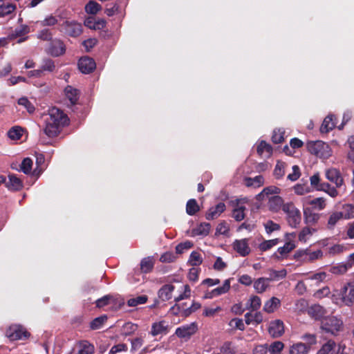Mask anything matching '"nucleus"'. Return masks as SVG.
<instances>
[{
  "instance_id": "f257e3e1",
  "label": "nucleus",
  "mask_w": 354,
  "mask_h": 354,
  "mask_svg": "<svg viewBox=\"0 0 354 354\" xmlns=\"http://www.w3.org/2000/svg\"><path fill=\"white\" fill-rule=\"evenodd\" d=\"M44 121V132L48 138L57 136L63 127L68 123V117L64 112L53 107L42 116Z\"/></svg>"
},
{
  "instance_id": "f03ea898",
  "label": "nucleus",
  "mask_w": 354,
  "mask_h": 354,
  "mask_svg": "<svg viewBox=\"0 0 354 354\" xmlns=\"http://www.w3.org/2000/svg\"><path fill=\"white\" fill-rule=\"evenodd\" d=\"M332 302L338 306L351 307L354 304V281L344 283L339 289H334Z\"/></svg>"
},
{
  "instance_id": "7ed1b4c3",
  "label": "nucleus",
  "mask_w": 354,
  "mask_h": 354,
  "mask_svg": "<svg viewBox=\"0 0 354 354\" xmlns=\"http://www.w3.org/2000/svg\"><path fill=\"white\" fill-rule=\"evenodd\" d=\"M306 145L308 151L320 159L327 160L333 154L330 145L322 140L309 141Z\"/></svg>"
},
{
  "instance_id": "20e7f679",
  "label": "nucleus",
  "mask_w": 354,
  "mask_h": 354,
  "mask_svg": "<svg viewBox=\"0 0 354 354\" xmlns=\"http://www.w3.org/2000/svg\"><path fill=\"white\" fill-rule=\"evenodd\" d=\"M343 328L342 320L336 316L325 317L321 321V330L333 336L337 335L343 330Z\"/></svg>"
},
{
  "instance_id": "39448f33",
  "label": "nucleus",
  "mask_w": 354,
  "mask_h": 354,
  "mask_svg": "<svg viewBox=\"0 0 354 354\" xmlns=\"http://www.w3.org/2000/svg\"><path fill=\"white\" fill-rule=\"evenodd\" d=\"M283 212L286 215L288 225L292 228L299 227L301 221L299 209L292 203H286L283 205Z\"/></svg>"
},
{
  "instance_id": "423d86ee",
  "label": "nucleus",
  "mask_w": 354,
  "mask_h": 354,
  "mask_svg": "<svg viewBox=\"0 0 354 354\" xmlns=\"http://www.w3.org/2000/svg\"><path fill=\"white\" fill-rule=\"evenodd\" d=\"M6 335L11 341L26 339L30 333L21 325H11L6 330Z\"/></svg>"
},
{
  "instance_id": "0eeeda50",
  "label": "nucleus",
  "mask_w": 354,
  "mask_h": 354,
  "mask_svg": "<svg viewBox=\"0 0 354 354\" xmlns=\"http://www.w3.org/2000/svg\"><path fill=\"white\" fill-rule=\"evenodd\" d=\"M323 252L321 250L311 251L309 249H303L296 251L295 257L304 262H311L322 258Z\"/></svg>"
},
{
  "instance_id": "6e6552de",
  "label": "nucleus",
  "mask_w": 354,
  "mask_h": 354,
  "mask_svg": "<svg viewBox=\"0 0 354 354\" xmlns=\"http://www.w3.org/2000/svg\"><path fill=\"white\" fill-rule=\"evenodd\" d=\"M198 330L197 324L192 322L183 325L176 329L175 334L180 339L187 340Z\"/></svg>"
},
{
  "instance_id": "1a4fd4ad",
  "label": "nucleus",
  "mask_w": 354,
  "mask_h": 354,
  "mask_svg": "<svg viewBox=\"0 0 354 354\" xmlns=\"http://www.w3.org/2000/svg\"><path fill=\"white\" fill-rule=\"evenodd\" d=\"M232 246L233 250L243 257L248 256L251 252L248 239H236Z\"/></svg>"
},
{
  "instance_id": "9d476101",
  "label": "nucleus",
  "mask_w": 354,
  "mask_h": 354,
  "mask_svg": "<svg viewBox=\"0 0 354 354\" xmlns=\"http://www.w3.org/2000/svg\"><path fill=\"white\" fill-rule=\"evenodd\" d=\"M326 178L335 184L336 187H341L344 183V179L339 169L330 167L325 170Z\"/></svg>"
},
{
  "instance_id": "9b49d317",
  "label": "nucleus",
  "mask_w": 354,
  "mask_h": 354,
  "mask_svg": "<svg viewBox=\"0 0 354 354\" xmlns=\"http://www.w3.org/2000/svg\"><path fill=\"white\" fill-rule=\"evenodd\" d=\"M60 30H64L66 34L71 37H77L82 32V25L74 21H65L61 25Z\"/></svg>"
},
{
  "instance_id": "f8f14e48",
  "label": "nucleus",
  "mask_w": 354,
  "mask_h": 354,
  "mask_svg": "<svg viewBox=\"0 0 354 354\" xmlns=\"http://www.w3.org/2000/svg\"><path fill=\"white\" fill-rule=\"evenodd\" d=\"M66 48L60 39H53L49 45L46 52L53 57H59L65 53Z\"/></svg>"
},
{
  "instance_id": "ddd939ff",
  "label": "nucleus",
  "mask_w": 354,
  "mask_h": 354,
  "mask_svg": "<svg viewBox=\"0 0 354 354\" xmlns=\"http://www.w3.org/2000/svg\"><path fill=\"white\" fill-rule=\"evenodd\" d=\"M248 202V199L240 198L236 201V205H234L233 212H232V217L237 221H241L245 218V211L246 209V207L245 204Z\"/></svg>"
},
{
  "instance_id": "4468645a",
  "label": "nucleus",
  "mask_w": 354,
  "mask_h": 354,
  "mask_svg": "<svg viewBox=\"0 0 354 354\" xmlns=\"http://www.w3.org/2000/svg\"><path fill=\"white\" fill-rule=\"evenodd\" d=\"M303 206L311 205L313 209L321 211L324 209L327 205V200L324 197H318L312 200L304 198L301 200Z\"/></svg>"
},
{
  "instance_id": "2eb2a0df",
  "label": "nucleus",
  "mask_w": 354,
  "mask_h": 354,
  "mask_svg": "<svg viewBox=\"0 0 354 354\" xmlns=\"http://www.w3.org/2000/svg\"><path fill=\"white\" fill-rule=\"evenodd\" d=\"M95 67L96 64L94 59L88 57H83L78 62V68L84 74L91 73Z\"/></svg>"
},
{
  "instance_id": "dca6fc26",
  "label": "nucleus",
  "mask_w": 354,
  "mask_h": 354,
  "mask_svg": "<svg viewBox=\"0 0 354 354\" xmlns=\"http://www.w3.org/2000/svg\"><path fill=\"white\" fill-rule=\"evenodd\" d=\"M268 333L273 337H279L284 333V324L280 319L270 322Z\"/></svg>"
},
{
  "instance_id": "f3484780",
  "label": "nucleus",
  "mask_w": 354,
  "mask_h": 354,
  "mask_svg": "<svg viewBox=\"0 0 354 354\" xmlns=\"http://www.w3.org/2000/svg\"><path fill=\"white\" fill-rule=\"evenodd\" d=\"M307 313L311 318L315 320H322L326 314V310L323 306L319 304H314L308 308Z\"/></svg>"
},
{
  "instance_id": "a211bd4d",
  "label": "nucleus",
  "mask_w": 354,
  "mask_h": 354,
  "mask_svg": "<svg viewBox=\"0 0 354 354\" xmlns=\"http://www.w3.org/2000/svg\"><path fill=\"white\" fill-rule=\"evenodd\" d=\"M303 213L304 223L307 225L315 224L319 219V214L308 207L303 206Z\"/></svg>"
},
{
  "instance_id": "6ab92c4d",
  "label": "nucleus",
  "mask_w": 354,
  "mask_h": 354,
  "mask_svg": "<svg viewBox=\"0 0 354 354\" xmlns=\"http://www.w3.org/2000/svg\"><path fill=\"white\" fill-rule=\"evenodd\" d=\"M225 210V205L224 203H219L216 206L210 207L207 214L206 218L207 220H214L217 218Z\"/></svg>"
},
{
  "instance_id": "aec40b11",
  "label": "nucleus",
  "mask_w": 354,
  "mask_h": 354,
  "mask_svg": "<svg viewBox=\"0 0 354 354\" xmlns=\"http://www.w3.org/2000/svg\"><path fill=\"white\" fill-rule=\"evenodd\" d=\"M6 187L11 191H18L23 187L21 180L15 174H10L8 180H6Z\"/></svg>"
},
{
  "instance_id": "412c9836",
  "label": "nucleus",
  "mask_w": 354,
  "mask_h": 354,
  "mask_svg": "<svg viewBox=\"0 0 354 354\" xmlns=\"http://www.w3.org/2000/svg\"><path fill=\"white\" fill-rule=\"evenodd\" d=\"M283 198L277 195V196H271L268 198V206L269 209L274 212H278L281 208L283 209Z\"/></svg>"
},
{
  "instance_id": "4be33fe9",
  "label": "nucleus",
  "mask_w": 354,
  "mask_h": 354,
  "mask_svg": "<svg viewBox=\"0 0 354 354\" xmlns=\"http://www.w3.org/2000/svg\"><path fill=\"white\" fill-rule=\"evenodd\" d=\"M281 192V189L276 186H269L265 187L261 192H260L257 196V199L258 201H264L266 198L268 199L270 198V195L277 196L276 194H279Z\"/></svg>"
},
{
  "instance_id": "5701e85b",
  "label": "nucleus",
  "mask_w": 354,
  "mask_h": 354,
  "mask_svg": "<svg viewBox=\"0 0 354 354\" xmlns=\"http://www.w3.org/2000/svg\"><path fill=\"white\" fill-rule=\"evenodd\" d=\"M61 20L59 15L50 14L46 15L43 20L37 21L41 27L54 26L57 25Z\"/></svg>"
},
{
  "instance_id": "b1692460",
  "label": "nucleus",
  "mask_w": 354,
  "mask_h": 354,
  "mask_svg": "<svg viewBox=\"0 0 354 354\" xmlns=\"http://www.w3.org/2000/svg\"><path fill=\"white\" fill-rule=\"evenodd\" d=\"M77 350V354H93L94 346L88 341H81L74 348V352ZM76 354V353H75Z\"/></svg>"
},
{
  "instance_id": "393cba45",
  "label": "nucleus",
  "mask_w": 354,
  "mask_h": 354,
  "mask_svg": "<svg viewBox=\"0 0 354 354\" xmlns=\"http://www.w3.org/2000/svg\"><path fill=\"white\" fill-rule=\"evenodd\" d=\"M270 283L267 277H260L254 281L253 287L257 293H263L268 289Z\"/></svg>"
},
{
  "instance_id": "a878e982",
  "label": "nucleus",
  "mask_w": 354,
  "mask_h": 354,
  "mask_svg": "<svg viewBox=\"0 0 354 354\" xmlns=\"http://www.w3.org/2000/svg\"><path fill=\"white\" fill-rule=\"evenodd\" d=\"M167 332V325L165 321L154 322L151 326V335L153 337L166 334Z\"/></svg>"
},
{
  "instance_id": "bb28decb",
  "label": "nucleus",
  "mask_w": 354,
  "mask_h": 354,
  "mask_svg": "<svg viewBox=\"0 0 354 354\" xmlns=\"http://www.w3.org/2000/svg\"><path fill=\"white\" fill-rule=\"evenodd\" d=\"M310 347L304 343L297 342L289 348V354H308Z\"/></svg>"
},
{
  "instance_id": "cd10ccee",
  "label": "nucleus",
  "mask_w": 354,
  "mask_h": 354,
  "mask_svg": "<svg viewBox=\"0 0 354 354\" xmlns=\"http://www.w3.org/2000/svg\"><path fill=\"white\" fill-rule=\"evenodd\" d=\"M257 153L262 158H269L272 152V148L271 145L268 144L266 142L262 140L257 145Z\"/></svg>"
},
{
  "instance_id": "c85d7f7f",
  "label": "nucleus",
  "mask_w": 354,
  "mask_h": 354,
  "mask_svg": "<svg viewBox=\"0 0 354 354\" xmlns=\"http://www.w3.org/2000/svg\"><path fill=\"white\" fill-rule=\"evenodd\" d=\"M174 286L171 284L163 286L158 292V296L162 301H168L172 297Z\"/></svg>"
},
{
  "instance_id": "c756f323",
  "label": "nucleus",
  "mask_w": 354,
  "mask_h": 354,
  "mask_svg": "<svg viewBox=\"0 0 354 354\" xmlns=\"http://www.w3.org/2000/svg\"><path fill=\"white\" fill-rule=\"evenodd\" d=\"M280 300L278 298L272 297L265 303L263 310L268 313H274L280 306Z\"/></svg>"
},
{
  "instance_id": "7c9ffc66",
  "label": "nucleus",
  "mask_w": 354,
  "mask_h": 354,
  "mask_svg": "<svg viewBox=\"0 0 354 354\" xmlns=\"http://www.w3.org/2000/svg\"><path fill=\"white\" fill-rule=\"evenodd\" d=\"M335 126V122L334 115H328L326 116L320 127V131L322 133H328V131L333 130Z\"/></svg>"
},
{
  "instance_id": "2f4dec72",
  "label": "nucleus",
  "mask_w": 354,
  "mask_h": 354,
  "mask_svg": "<svg viewBox=\"0 0 354 354\" xmlns=\"http://www.w3.org/2000/svg\"><path fill=\"white\" fill-rule=\"evenodd\" d=\"M65 95L66 98L70 101L71 104H75L79 98L78 91L72 87L71 86H67L64 90Z\"/></svg>"
},
{
  "instance_id": "473e14b6",
  "label": "nucleus",
  "mask_w": 354,
  "mask_h": 354,
  "mask_svg": "<svg viewBox=\"0 0 354 354\" xmlns=\"http://www.w3.org/2000/svg\"><path fill=\"white\" fill-rule=\"evenodd\" d=\"M315 232L316 230L315 228L306 226L299 232L298 234V239L301 242L306 243Z\"/></svg>"
},
{
  "instance_id": "72a5a7b5",
  "label": "nucleus",
  "mask_w": 354,
  "mask_h": 354,
  "mask_svg": "<svg viewBox=\"0 0 354 354\" xmlns=\"http://www.w3.org/2000/svg\"><path fill=\"white\" fill-rule=\"evenodd\" d=\"M263 315L261 312H256L254 314L247 313L245 315V321L248 325L253 323L259 324L263 322Z\"/></svg>"
},
{
  "instance_id": "f704fd0d",
  "label": "nucleus",
  "mask_w": 354,
  "mask_h": 354,
  "mask_svg": "<svg viewBox=\"0 0 354 354\" xmlns=\"http://www.w3.org/2000/svg\"><path fill=\"white\" fill-rule=\"evenodd\" d=\"M342 217L344 220H349L354 218V205L350 203H345L342 207Z\"/></svg>"
},
{
  "instance_id": "c9c22d12",
  "label": "nucleus",
  "mask_w": 354,
  "mask_h": 354,
  "mask_svg": "<svg viewBox=\"0 0 354 354\" xmlns=\"http://www.w3.org/2000/svg\"><path fill=\"white\" fill-rule=\"evenodd\" d=\"M295 248V244L292 241H286V243L283 245V246L278 248L277 252L280 254L276 256L277 258L283 257L286 256L288 253H290L294 248Z\"/></svg>"
},
{
  "instance_id": "e433bc0d",
  "label": "nucleus",
  "mask_w": 354,
  "mask_h": 354,
  "mask_svg": "<svg viewBox=\"0 0 354 354\" xmlns=\"http://www.w3.org/2000/svg\"><path fill=\"white\" fill-rule=\"evenodd\" d=\"M210 228L211 226L209 223H203L194 228L192 233L194 236H207L209 232Z\"/></svg>"
},
{
  "instance_id": "4c0bfd02",
  "label": "nucleus",
  "mask_w": 354,
  "mask_h": 354,
  "mask_svg": "<svg viewBox=\"0 0 354 354\" xmlns=\"http://www.w3.org/2000/svg\"><path fill=\"white\" fill-rule=\"evenodd\" d=\"M268 274L269 277L267 278L268 279H269L270 282L272 281H278L279 279L285 278L287 274V272L285 269H282L280 270L270 269L268 270Z\"/></svg>"
},
{
  "instance_id": "58836bf2",
  "label": "nucleus",
  "mask_w": 354,
  "mask_h": 354,
  "mask_svg": "<svg viewBox=\"0 0 354 354\" xmlns=\"http://www.w3.org/2000/svg\"><path fill=\"white\" fill-rule=\"evenodd\" d=\"M245 183L247 187H259L263 185L264 178L261 175L254 178H245Z\"/></svg>"
},
{
  "instance_id": "ea45409f",
  "label": "nucleus",
  "mask_w": 354,
  "mask_h": 354,
  "mask_svg": "<svg viewBox=\"0 0 354 354\" xmlns=\"http://www.w3.org/2000/svg\"><path fill=\"white\" fill-rule=\"evenodd\" d=\"M261 305V300L259 297L253 295L250 297L247 304L246 308L251 310H257Z\"/></svg>"
},
{
  "instance_id": "a19ab883",
  "label": "nucleus",
  "mask_w": 354,
  "mask_h": 354,
  "mask_svg": "<svg viewBox=\"0 0 354 354\" xmlns=\"http://www.w3.org/2000/svg\"><path fill=\"white\" fill-rule=\"evenodd\" d=\"M342 219H344L340 212H332L328 217L327 226L328 228H333L336 224Z\"/></svg>"
},
{
  "instance_id": "79ce46f5",
  "label": "nucleus",
  "mask_w": 354,
  "mask_h": 354,
  "mask_svg": "<svg viewBox=\"0 0 354 354\" xmlns=\"http://www.w3.org/2000/svg\"><path fill=\"white\" fill-rule=\"evenodd\" d=\"M230 289V279H225L223 284L221 287H218L212 290V294L215 297L227 293Z\"/></svg>"
},
{
  "instance_id": "37998d69",
  "label": "nucleus",
  "mask_w": 354,
  "mask_h": 354,
  "mask_svg": "<svg viewBox=\"0 0 354 354\" xmlns=\"http://www.w3.org/2000/svg\"><path fill=\"white\" fill-rule=\"evenodd\" d=\"M293 190L297 195L303 196L310 193L311 188L307 183H297L293 187Z\"/></svg>"
},
{
  "instance_id": "c03bdc74",
  "label": "nucleus",
  "mask_w": 354,
  "mask_h": 354,
  "mask_svg": "<svg viewBox=\"0 0 354 354\" xmlns=\"http://www.w3.org/2000/svg\"><path fill=\"white\" fill-rule=\"evenodd\" d=\"M102 9V6L95 1H88L85 6V11L88 14L95 15Z\"/></svg>"
},
{
  "instance_id": "a18cd8bd",
  "label": "nucleus",
  "mask_w": 354,
  "mask_h": 354,
  "mask_svg": "<svg viewBox=\"0 0 354 354\" xmlns=\"http://www.w3.org/2000/svg\"><path fill=\"white\" fill-rule=\"evenodd\" d=\"M16 9L15 5L6 3L0 5V17H3L12 14Z\"/></svg>"
},
{
  "instance_id": "49530a36",
  "label": "nucleus",
  "mask_w": 354,
  "mask_h": 354,
  "mask_svg": "<svg viewBox=\"0 0 354 354\" xmlns=\"http://www.w3.org/2000/svg\"><path fill=\"white\" fill-rule=\"evenodd\" d=\"M203 262V258L201 254L196 251H194L191 253L189 256V259L188 260L189 265L196 267L200 266Z\"/></svg>"
},
{
  "instance_id": "de8ad7c7",
  "label": "nucleus",
  "mask_w": 354,
  "mask_h": 354,
  "mask_svg": "<svg viewBox=\"0 0 354 354\" xmlns=\"http://www.w3.org/2000/svg\"><path fill=\"white\" fill-rule=\"evenodd\" d=\"M199 211L198 205L195 199H190L186 205V212L189 215H194Z\"/></svg>"
},
{
  "instance_id": "09e8293b",
  "label": "nucleus",
  "mask_w": 354,
  "mask_h": 354,
  "mask_svg": "<svg viewBox=\"0 0 354 354\" xmlns=\"http://www.w3.org/2000/svg\"><path fill=\"white\" fill-rule=\"evenodd\" d=\"M45 162L44 156L41 153H38L36 156V165L37 168L33 171V174L39 176L44 170L43 165Z\"/></svg>"
},
{
  "instance_id": "8fccbe9b",
  "label": "nucleus",
  "mask_w": 354,
  "mask_h": 354,
  "mask_svg": "<svg viewBox=\"0 0 354 354\" xmlns=\"http://www.w3.org/2000/svg\"><path fill=\"white\" fill-rule=\"evenodd\" d=\"M22 133L23 129L19 127H14L8 131V136L12 140H17L22 136Z\"/></svg>"
},
{
  "instance_id": "3c124183",
  "label": "nucleus",
  "mask_w": 354,
  "mask_h": 354,
  "mask_svg": "<svg viewBox=\"0 0 354 354\" xmlns=\"http://www.w3.org/2000/svg\"><path fill=\"white\" fill-rule=\"evenodd\" d=\"M153 266V262L151 257L144 258L140 263V269L143 272H149Z\"/></svg>"
},
{
  "instance_id": "603ef678",
  "label": "nucleus",
  "mask_w": 354,
  "mask_h": 354,
  "mask_svg": "<svg viewBox=\"0 0 354 354\" xmlns=\"http://www.w3.org/2000/svg\"><path fill=\"white\" fill-rule=\"evenodd\" d=\"M147 301V297L146 295H140L134 298H131L127 301L129 306L135 307L140 304H144Z\"/></svg>"
},
{
  "instance_id": "864d4df0",
  "label": "nucleus",
  "mask_w": 354,
  "mask_h": 354,
  "mask_svg": "<svg viewBox=\"0 0 354 354\" xmlns=\"http://www.w3.org/2000/svg\"><path fill=\"white\" fill-rule=\"evenodd\" d=\"M33 162L31 158H26L21 164V170L26 174H29L32 171Z\"/></svg>"
},
{
  "instance_id": "5fc2aeb1",
  "label": "nucleus",
  "mask_w": 354,
  "mask_h": 354,
  "mask_svg": "<svg viewBox=\"0 0 354 354\" xmlns=\"http://www.w3.org/2000/svg\"><path fill=\"white\" fill-rule=\"evenodd\" d=\"M286 164L281 161H278L274 169V176L276 178H281L285 174Z\"/></svg>"
},
{
  "instance_id": "6e6d98bb",
  "label": "nucleus",
  "mask_w": 354,
  "mask_h": 354,
  "mask_svg": "<svg viewBox=\"0 0 354 354\" xmlns=\"http://www.w3.org/2000/svg\"><path fill=\"white\" fill-rule=\"evenodd\" d=\"M107 320L106 315H102L94 319L90 324V327L93 330H97L100 328L104 322Z\"/></svg>"
},
{
  "instance_id": "4d7b16f0",
  "label": "nucleus",
  "mask_w": 354,
  "mask_h": 354,
  "mask_svg": "<svg viewBox=\"0 0 354 354\" xmlns=\"http://www.w3.org/2000/svg\"><path fill=\"white\" fill-rule=\"evenodd\" d=\"M266 232L267 234H270L272 232L278 231L281 227L278 223L273 222L271 220H268L263 223Z\"/></svg>"
},
{
  "instance_id": "13d9d810",
  "label": "nucleus",
  "mask_w": 354,
  "mask_h": 354,
  "mask_svg": "<svg viewBox=\"0 0 354 354\" xmlns=\"http://www.w3.org/2000/svg\"><path fill=\"white\" fill-rule=\"evenodd\" d=\"M301 339L305 342L304 344L310 348L311 346L317 344V335L312 333H305L301 336Z\"/></svg>"
},
{
  "instance_id": "bf43d9fd",
  "label": "nucleus",
  "mask_w": 354,
  "mask_h": 354,
  "mask_svg": "<svg viewBox=\"0 0 354 354\" xmlns=\"http://www.w3.org/2000/svg\"><path fill=\"white\" fill-rule=\"evenodd\" d=\"M278 243H279L278 239L267 240V241H264L263 242L260 243L259 248L260 250L264 252V251L268 250L271 249L272 248H273L274 246L277 245L278 244Z\"/></svg>"
},
{
  "instance_id": "052dcab7",
  "label": "nucleus",
  "mask_w": 354,
  "mask_h": 354,
  "mask_svg": "<svg viewBox=\"0 0 354 354\" xmlns=\"http://www.w3.org/2000/svg\"><path fill=\"white\" fill-rule=\"evenodd\" d=\"M41 68L42 71L53 72L55 68V62L49 58L43 59Z\"/></svg>"
},
{
  "instance_id": "680f3d73",
  "label": "nucleus",
  "mask_w": 354,
  "mask_h": 354,
  "mask_svg": "<svg viewBox=\"0 0 354 354\" xmlns=\"http://www.w3.org/2000/svg\"><path fill=\"white\" fill-rule=\"evenodd\" d=\"M18 104L24 106L30 113H33L35 111L34 105L28 100L27 97H23L19 98L18 100Z\"/></svg>"
},
{
  "instance_id": "e2e57ef3",
  "label": "nucleus",
  "mask_w": 354,
  "mask_h": 354,
  "mask_svg": "<svg viewBox=\"0 0 354 354\" xmlns=\"http://www.w3.org/2000/svg\"><path fill=\"white\" fill-rule=\"evenodd\" d=\"M284 344L283 342L280 341H276L272 343L269 348L268 351H270L272 354H279L281 351L283 349Z\"/></svg>"
},
{
  "instance_id": "0e129e2a",
  "label": "nucleus",
  "mask_w": 354,
  "mask_h": 354,
  "mask_svg": "<svg viewBox=\"0 0 354 354\" xmlns=\"http://www.w3.org/2000/svg\"><path fill=\"white\" fill-rule=\"evenodd\" d=\"M347 250V247L344 244H335L328 248L330 254L335 255L341 254Z\"/></svg>"
},
{
  "instance_id": "69168bd1",
  "label": "nucleus",
  "mask_w": 354,
  "mask_h": 354,
  "mask_svg": "<svg viewBox=\"0 0 354 354\" xmlns=\"http://www.w3.org/2000/svg\"><path fill=\"white\" fill-rule=\"evenodd\" d=\"M221 352L224 354H234L236 349L232 342H226L221 347Z\"/></svg>"
},
{
  "instance_id": "338daca9",
  "label": "nucleus",
  "mask_w": 354,
  "mask_h": 354,
  "mask_svg": "<svg viewBox=\"0 0 354 354\" xmlns=\"http://www.w3.org/2000/svg\"><path fill=\"white\" fill-rule=\"evenodd\" d=\"M284 131L281 129L274 130L272 136V142L276 144L282 142L284 140Z\"/></svg>"
},
{
  "instance_id": "774afa93",
  "label": "nucleus",
  "mask_w": 354,
  "mask_h": 354,
  "mask_svg": "<svg viewBox=\"0 0 354 354\" xmlns=\"http://www.w3.org/2000/svg\"><path fill=\"white\" fill-rule=\"evenodd\" d=\"M333 346H335V342L330 339L321 347L317 354H330Z\"/></svg>"
}]
</instances>
